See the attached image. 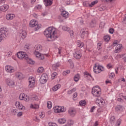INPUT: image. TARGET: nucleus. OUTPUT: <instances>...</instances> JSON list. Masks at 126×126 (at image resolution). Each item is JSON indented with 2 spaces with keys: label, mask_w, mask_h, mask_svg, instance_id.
Masks as SVG:
<instances>
[{
  "label": "nucleus",
  "mask_w": 126,
  "mask_h": 126,
  "mask_svg": "<svg viewBox=\"0 0 126 126\" xmlns=\"http://www.w3.org/2000/svg\"><path fill=\"white\" fill-rule=\"evenodd\" d=\"M44 34L47 38V41L49 42L54 41L57 38L56 30L53 29L52 27L46 29L44 32Z\"/></svg>",
  "instance_id": "obj_1"
},
{
  "label": "nucleus",
  "mask_w": 126,
  "mask_h": 126,
  "mask_svg": "<svg viewBox=\"0 0 126 126\" xmlns=\"http://www.w3.org/2000/svg\"><path fill=\"white\" fill-rule=\"evenodd\" d=\"M7 36V29L1 28L0 29V42L4 40Z\"/></svg>",
  "instance_id": "obj_2"
},
{
  "label": "nucleus",
  "mask_w": 126,
  "mask_h": 126,
  "mask_svg": "<svg viewBox=\"0 0 126 126\" xmlns=\"http://www.w3.org/2000/svg\"><path fill=\"white\" fill-rule=\"evenodd\" d=\"M92 94L94 97H98V98L100 97V95H101V89H100L99 86L93 87L92 90Z\"/></svg>",
  "instance_id": "obj_3"
},
{
  "label": "nucleus",
  "mask_w": 126,
  "mask_h": 126,
  "mask_svg": "<svg viewBox=\"0 0 126 126\" xmlns=\"http://www.w3.org/2000/svg\"><path fill=\"white\" fill-rule=\"evenodd\" d=\"M30 27H35L34 31H37V30L41 28V24H38L37 21L32 20L30 23Z\"/></svg>",
  "instance_id": "obj_4"
},
{
  "label": "nucleus",
  "mask_w": 126,
  "mask_h": 126,
  "mask_svg": "<svg viewBox=\"0 0 126 126\" xmlns=\"http://www.w3.org/2000/svg\"><path fill=\"white\" fill-rule=\"evenodd\" d=\"M17 56L20 60H27L28 59V55L23 52H18Z\"/></svg>",
  "instance_id": "obj_5"
},
{
  "label": "nucleus",
  "mask_w": 126,
  "mask_h": 126,
  "mask_svg": "<svg viewBox=\"0 0 126 126\" xmlns=\"http://www.w3.org/2000/svg\"><path fill=\"white\" fill-rule=\"evenodd\" d=\"M53 110L54 111V113H63V112H65V109H64V107L62 106H55L53 108Z\"/></svg>",
  "instance_id": "obj_6"
},
{
  "label": "nucleus",
  "mask_w": 126,
  "mask_h": 126,
  "mask_svg": "<svg viewBox=\"0 0 126 126\" xmlns=\"http://www.w3.org/2000/svg\"><path fill=\"white\" fill-rule=\"evenodd\" d=\"M95 102L100 107H104L105 106V100L100 97L96 98Z\"/></svg>",
  "instance_id": "obj_7"
},
{
  "label": "nucleus",
  "mask_w": 126,
  "mask_h": 126,
  "mask_svg": "<svg viewBox=\"0 0 126 126\" xmlns=\"http://www.w3.org/2000/svg\"><path fill=\"white\" fill-rule=\"evenodd\" d=\"M80 36L82 39H84V38H86L88 37V31L87 29H83L81 30L80 32Z\"/></svg>",
  "instance_id": "obj_8"
},
{
  "label": "nucleus",
  "mask_w": 126,
  "mask_h": 126,
  "mask_svg": "<svg viewBox=\"0 0 126 126\" xmlns=\"http://www.w3.org/2000/svg\"><path fill=\"white\" fill-rule=\"evenodd\" d=\"M48 79V75L46 74H43L41 75L39 81L41 84H45L47 82Z\"/></svg>",
  "instance_id": "obj_9"
},
{
  "label": "nucleus",
  "mask_w": 126,
  "mask_h": 126,
  "mask_svg": "<svg viewBox=\"0 0 126 126\" xmlns=\"http://www.w3.org/2000/svg\"><path fill=\"white\" fill-rule=\"evenodd\" d=\"M28 81L29 83V87L30 88H33L35 85V79L33 77H30Z\"/></svg>",
  "instance_id": "obj_10"
},
{
  "label": "nucleus",
  "mask_w": 126,
  "mask_h": 126,
  "mask_svg": "<svg viewBox=\"0 0 126 126\" xmlns=\"http://www.w3.org/2000/svg\"><path fill=\"white\" fill-rule=\"evenodd\" d=\"M74 58L76 59V60H79L82 57V55L81 54V51L78 50L76 51L75 53H73Z\"/></svg>",
  "instance_id": "obj_11"
},
{
  "label": "nucleus",
  "mask_w": 126,
  "mask_h": 126,
  "mask_svg": "<svg viewBox=\"0 0 126 126\" xmlns=\"http://www.w3.org/2000/svg\"><path fill=\"white\" fill-rule=\"evenodd\" d=\"M63 30L64 31H67L70 34L71 37H73V31L70 30V28L67 27L66 26L63 27Z\"/></svg>",
  "instance_id": "obj_12"
},
{
  "label": "nucleus",
  "mask_w": 126,
  "mask_h": 126,
  "mask_svg": "<svg viewBox=\"0 0 126 126\" xmlns=\"http://www.w3.org/2000/svg\"><path fill=\"white\" fill-rule=\"evenodd\" d=\"M20 100H24L26 102L29 101V96L25 95L24 94H21L19 96Z\"/></svg>",
  "instance_id": "obj_13"
},
{
  "label": "nucleus",
  "mask_w": 126,
  "mask_h": 126,
  "mask_svg": "<svg viewBox=\"0 0 126 126\" xmlns=\"http://www.w3.org/2000/svg\"><path fill=\"white\" fill-rule=\"evenodd\" d=\"M68 114L71 117H74L76 114V111L73 108H70L68 110Z\"/></svg>",
  "instance_id": "obj_14"
},
{
  "label": "nucleus",
  "mask_w": 126,
  "mask_h": 126,
  "mask_svg": "<svg viewBox=\"0 0 126 126\" xmlns=\"http://www.w3.org/2000/svg\"><path fill=\"white\" fill-rule=\"evenodd\" d=\"M5 69L7 72H9L10 73H12V72H14V69L12 68V67L10 65H7L5 67Z\"/></svg>",
  "instance_id": "obj_15"
},
{
  "label": "nucleus",
  "mask_w": 126,
  "mask_h": 126,
  "mask_svg": "<svg viewBox=\"0 0 126 126\" xmlns=\"http://www.w3.org/2000/svg\"><path fill=\"white\" fill-rule=\"evenodd\" d=\"M15 17V15L13 14H7L6 15V18L7 20H12Z\"/></svg>",
  "instance_id": "obj_16"
},
{
  "label": "nucleus",
  "mask_w": 126,
  "mask_h": 126,
  "mask_svg": "<svg viewBox=\"0 0 126 126\" xmlns=\"http://www.w3.org/2000/svg\"><path fill=\"white\" fill-rule=\"evenodd\" d=\"M6 82L8 86H13V85H14V82L10 79H7Z\"/></svg>",
  "instance_id": "obj_17"
},
{
  "label": "nucleus",
  "mask_w": 126,
  "mask_h": 126,
  "mask_svg": "<svg viewBox=\"0 0 126 126\" xmlns=\"http://www.w3.org/2000/svg\"><path fill=\"white\" fill-rule=\"evenodd\" d=\"M35 52H40L42 51V45L40 44H37L34 47Z\"/></svg>",
  "instance_id": "obj_18"
},
{
  "label": "nucleus",
  "mask_w": 126,
  "mask_h": 126,
  "mask_svg": "<svg viewBox=\"0 0 126 126\" xmlns=\"http://www.w3.org/2000/svg\"><path fill=\"white\" fill-rule=\"evenodd\" d=\"M45 6H50L53 4V0H44Z\"/></svg>",
  "instance_id": "obj_19"
},
{
  "label": "nucleus",
  "mask_w": 126,
  "mask_h": 126,
  "mask_svg": "<svg viewBox=\"0 0 126 126\" xmlns=\"http://www.w3.org/2000/svg\"><path fill=\"white\" fill-rule=\"evenodd\" d=\"M61 15L64 18H67V17L69 16V14H68V12L66 11H63L61 13Z\"/></svg>",
  "instance_id": "obj_20"
},
{
  "label": "nucleus",
  "mask_w": 126,
  "mask_h": 126,
  "mask_svg": "<svg viewBox=\"0 0 126 126\" xmlns=\"http://www.w3.org/2000/svg\"><path fill=\"white\" fill-rule=\"evenodd\" d=\"M16 77L18 79H23L24 78V76L22 73L18 72L16 73Z\"/></svg>",
  "instance_id": "obj_21"
},
{
  "label": "nucleus",
  "mask_w": 126,
  "mask_h": 126,
  "mask_svg": "<svg viewBox=\"0 0 126 126\" xmlns=\"http://www.w3.org/2000/svg\"><path fill=\"white\" fill-rule=\"evenodd\" d=\"M15 106L17 109H19V110H22L23 109V105L22 104H20V102L17 101L16 102Z\"/></svg>",
  "instance_id": "obj_22"
},
{
  "label": "nucleus",
  "mask_w": 126,
  "mask_h": 126,
  "mask_svg": "<svg viewBox=\"0 0 126 126\" xmlns=\"http://www.w3.org/2000/svg\"><path fill=\"white\" fill-rule=\"evenodd\" d=\"M26 35H27L26 31H24L20 33V37H21L22 39H25L26 38Z\"/></svg>",
  "instance_id": "obj_23"
},
{
  "label": "nucleus",
  "mask_w": 126,
  "mask_h": 126,
  "mask_svg": "<svg viewBox=\"0 0 126 126\" xmlns=\"http://www.w3.org/2000/svg\"><path fill=\"white\" fill-rule=\"evenodd\" d=\"M60 65H61V64H60V63H59L53 64L52 65V68L54 70H56L58 67H60Z\"/></svg>",
  "instance_id": "obj_24"
},
{
  "label": "nucleus",
  "mask_w": 126,
  "mask_h": 126,
  "mask_svg": "<svg viewBox=\"0 0 126 126\" xmlns=\"http://www.w3.org/2000/svg\"><path fill=\"white\" fill-rule=\"evenodd\" d=\"M8 9V6L7 5H4L1 6V11H6Z\"/></svg>",
  "instance_id": "obj_25"
},
{
  "label": "nucleus",
  "mask_w": 126,
  "mask_h": 126,
  "mask_svg": "<svg viewBox=\"0 0 126 126\" xmlns=\"http://www.w3.org/2000/svg\"><path fill=\"white\" fill-rule=\"evenodd\" d=\"M60 88H61V85L60 84H58L56 85V86H55L53 88V91H57V90H58L59 89H60Z\"/></svg>",
  "instance_id": "obj_26"
},
{
  "label": "nucleus",
  "mask_w": 126,
  "mask_h": 126,
  "mask_svg": "<svg viewBox=\"0 0 126 126\" xmlns=\"http://www.w3.org/2000/svg\"><path fill=\"white\" fill-rule=\"evenodd\" d=\"M27 60L28 63H30V64H34L35 63V62H34L32 59L29 58V57H28V59Z\"/></svg>",
  "instance_id": "obj_27"
},
{
  "label": "nucleus",
  "mask_w": 126,
  "mask_h": 126,
  "mask_svg": "<svg viewBox=\"0 0 126 126\" xmlns=\"http://www.w3.org/2000/svg\"><path fill=\"white\" fill-rule=\"evenodd\" d=\"M124 107L122 105H118L116 108V111H123Z\"/></svg>",
  "instance_id": "obj_28"
},
{
  "label": "nucleus",
  "mask_w": 126,
  "mask_h": 126,
  "mask_svg": "<svg viewBox=\"0 0 126 126\" xmlns=\"http://www.w3.org/2000/svg\"><path fill=\"white\" fill-rule=\"evenodd\" d=\"M96 3H98V0H95L94 1H92L90 4H89V6L90 7H92V6L95 5V4H96Z\"/></svg>",
  "instance_id": "obj_29"
},
{
  "label": "nucleus",
  "mask_w": 126,
  "mask_h": 126,
  "mask_svg": "<svg viewBox=\"0 0 126 126\" xmlns=\"http://www.w3.org/2000/svg\"><path fill=\"white\" fill-rule=\"evenodd\" d=\"M59 124H60L61 125H63V124L65 123V119L62 118L58 120Z\"/></svg>",
  "instance_id": "obj_30"
},
{
  "label": "nucleus",
  "mask_w": 126,
  "mask_h": 126,
  "mask_svg": "<svg viewBox=\"0 0 126 126\" xmlns=\"http://www.w3.org/2000/svg\"><path fill=\"white\" fill-rule=\"evenodd\" d=\"M79 78H80V77L79 76V74H77L74 76V80L76 82H77V81H78V80H79Z\"/></svg>",
  "instance_id": "obj_31"
},
{
  "label": "nucleus",
  "mask_w": 126,
  "mask_h": 126,
  "mask_svg": "<svg viewBox=\"0 0 126 126\" xmlns=\"http://www.w3.org/2000/svg\"><path fill=\"white\" fill-rule=\"evenodd\" d=\"M90 26L91 27H95L96 26V21L95 20H93L91 21L90 23Z\"/></svg>",
  "instance_id": "obj_32"
},
{
  "label": "nucleus",
  "mask_w": 126,
  "mask_h": 126,
  "mask_svg": "<svg viewBox=\"0 0 126 126\" xmlns=\"http://www.w3.org/2000/svg\"><path fill=\"white\" fill-rule=\"evenodd\" d=\"M125 56V54H122V55H117L116 57H115L116 60H120V59H122V58H123L124 56Z\"/></svg>",
  "instance_id": "obj_33"
},
{
  "label": "nucleus",
  "mask_w": 126,
  "mask_h": 126,
  "mask_svg": "<svg viewBox=\"0 0 126 126\" xmlns=\"http://www.w3.org/2000/svg\"><path fill=\"white\" fill-rule=\"evenodd\" d=\"M77 46L79 48H82V47L84 46V44H83L82 42H81L80 40H78Z\"/></svg>",
  "instance_id": "obj_34"
},
{
  "label": "nucleus",
  "mask_w": 126,
  "mask_h": 126,
  "mask_svg": "<svg viewBox=\"0 0 126 126\" xmlns=\"http://www.w3.org/2000/svg\"><path fill=\"white\" fill-rule=\"evenodd\" d=\"M80 106H85L86 105V101L85 100H81L79 102Z\"/></svg>",
  "instance_id": "obj_35"
},
{
  "label": "nucleus",
  "mask_w": 126,
  "mask_h": 126,
  "mask_svg": "<svg viewBox=\"0 0 126 126\" xmlns=\"http://www.w3.org/2000/svg\"><path fill=\"white\" fill-rule=\"evenodd\" d=\"M31 108H32V109H38L39 108V105L38 104H31Z\"/></svg>",
  "instance_id": "obj_36"
},
{
  "label": "nucleus",
  "mask_w": 126,
  "mask_h": 126,
  "mask_svg": "<svg viewBox=\"0 0 126 126\" xmlns=\"http://www.w3.org/2000/svg\"><path fill=\"white\" fill-rule=\"evenodd\" d=\"M122 123V119H119L117 121V122L116 123V126H120L121 125V124Z\"/></svg>",
  "instance_id": "obj_37"
},
{
  "label": "nucleus",
  "mask_w": 126,
  "mask_h": 126,
  "mask_svg": "<svg viewBox=\"0 0 126 126\" xmlns=\"http://www.w3.org/2000/svg\"><path fill=\"white\" fill-rule=\"evenodd\" d=\"M115 120L116 118H115V116L111 117L110 119V123L111 124H112L113 123H114V122H115Z\"/></svg>",
  "instance_id": "obj_38"
},
{
  "label": "nucleus",
  "mask_w": 126,
  "mask_h": 126,
  "mask_svg": "<svg viewBox=\"0 0 126 126\" xmlns=\"http://www.w3.org/2000/svg\"><path fill=\"white\" fill-rule=\"evenodd\" d=\"M104 40L105 42H108V41H110V36L106 35L104 37Z\"/></svg>",
  "instance_id": "obj_39"
},
{
  "label": "nucleus",
  "mask_w": 126,
  "mask_h": 126,
  "mask_svg": "<svg viewBox=\"0 0 126 126\" xmlns=\"http://www.w3.org/2000/svg\"><path fill=\"white\" fill-rule=\"evenodd\" d=\"M43 71H44V68H43V67H40L38 68L37 72H39V73H42Z\"/></svg>",
  "instance_id": "obj_40"
},
{
  "label": "nucleus",
  "mask_w": 126,
  "mask_h": 126,
  "mask_svg": "<svg viewBox=\"0 0 126 126\" xmlns=\"http://www.w3.org/2000/svg\"><path fill=\"white\" fill-rule=\"evenodd\" d=\"M47 104L48 109H51V108H52V102H51L50 101H48Z\"/></svg>",
  "instance_id": "obj_41"
},
{
  "label": "nucleus",
  "mask_w": 126,
  "mask_h": 126,
  "mask_svg": "<svg viewBox=\"0 0 126 126\" xmlns=\"http://www.w3.org/2000/svg\"><path fill=\"white\" fill-rule=\"evenodd\" d=\"M73 124H74V122H73V120H69L68 122V125L69 126H71L73 125Z\"/></svg>",
  "instance_id": "obj_42"
},
{
  "label": "nucleus",
  "mask_w": 126,
  "mask_h": 126,
  "mask_svg": "<svg viewBox=\"0 0 126 126\" xmlns=\"http://www.w3.org/2000/svg\"><path fill=\"white\" fill-rule=\"evenodd\" d=\"M69 73H70V70H68L65 71H63V75L65 76L67 75V74H69Z\"/></svg>",
  "instance_id": "obj_43"
},
{
  "label": "nucleus",
  "mask_w": 126,
  "mask_h": 126,
  "mask_svg": "<svg viewBox=\"0 0 126 126\" xmlns=\"http://www.w3.org/2000/svg\"><path fill=\"white\" fill-rule=\"evenodd\" d=\"M58 75V73L57 72H54L51 75V79H54L56 76Z\"/></svg>",
  "instance_id": "obj_44"
},
{
  "label": "nucleus",
  "mask_w": 126,
  "mask_h": 126,
  "mask_svg": "<svg viewBox=\"0 0 126 126\" xmlns=\"http://www.w3.org/2000/svg\"><path fill=\"white\" fill-rule=\"evenodd\" d=\"M104 27H105V23L103 22H100L99 24V28H101V29H102V28H104Z\"/></svg>",
  "instance_id": "obj_45"
},
{
  "label": "nucleus",
  "mask_w": 126,
  "mask_h": 126,
  "mask_svg": "<svg viewBox=\"0 0 126 126\" xmlns=\"http://www.w3.org/2000/svg\"><path fill=\"white\" fill-rule=\"evenodd\" d=\"M23 6L26 9H28V8H29V6H28V4L27 3H23Z\"/></svg>",
  "instance_id": "obj_46"
},
{
  "label": "nucleus",
  "mask_w": 126,
  "mask_h": 126,
  "mask_svg": "<svg viewBox=\"0 0 126 126\" xmlns=\"http://www.w3.org/2000/svg\"><path fill=\"white\" fill-rule=\"evenodd\" d=\"M97 69L98 70H100V71H103L104 70V67L101 66V65H99L97 66Z\"/></svg>",
  "instance_id": "obj_47"
},
{
  "label": "nucleus",
  "mask_w": 126,
  "mask_h": 126,
  "mask_svg": "<svg viewBox=\"0 0 126 126\" xmlns=\"http://www.w3.org/2000/svg\"><path fill=\"white\" fill-rule=\"evenodd\" d=\"M101 45L100 43H97V49L98 51H101L102 49V47H101Z\"/></svg>",
  "instance_id": "obj_48"
},
{
  "label": "nucleus",
  "mask_w": 126,
  "mask_h": 126,
  "mask_svg": "<svg viewBox=\"0 0 126 126\" xmlns=\"http://www.w3.org/2000/svg\"><path fill=\"white\" fill-rule=\"evenodd\" d=\"M34 54L36 57V58H39L40 56H41V53H39V52H35Z\"/></svg>",
  "instance_id": "obj_49"
},
{
  "label": "nucleus",
  "mask_w": 126,
  "mask_h": 126,
  "mask_svg": "<svg viewBox=\"0 0 126 126\" xmlns=\"http://www.w3.org/2000/svg\"><path fill=\"white\" fill-rule=\"evenodd\" d=\"M97 67V64H95L94 66V73H99V72L96 71V68Z\"/></svg>",
  "instance_id": "obj_50"
},
{
  "label": "nucleus",
  "mask_w": 126,
  "mask_h": 126,
  "mask_svg": "<svg viewBox=\"0 0 126 126\" xmlns=\"http://www.w3.org/2000/svg\"><path fill=\"white\" fill-rule=\"evenodd\" d=\"M32 100H33V101L34 100H38V96H36V95H33L32 97Z\"/></svg>",
  "instance_id": "obj_51"
},
{
  "label": "nucleus",
  "mask_w": 126,
  "mask_h": 126,
  "mask_svg": "<svg viewBox=\"0 0 126 126\" xmlns=\"http://www.w3.org/2000/svg\"><path fill=\"white\" fill-rule=\"evenodd\" d=\"M33 121H35V122H37V123H39V122H40V119H39V117H35V118L33 119Z\"/></svg>",
  "instance_id": "obj_52"
},
{
  "label": "nucleus",
  "mask_w": 126,
  "mask_h": 126,
  "mask_svg": "<svg viewBox=\"0 0 126 126\" xmlns=\"http://www.w3.org/2000/svg\"><path fill=\"white\" fill-rule=\"evenodd\" d=\"M96 108L95 106H93L90 110V112L91 113H93V112H94V110H95V109Z\"/></svg>",
  "instance_id": "obj_53"
},
{
  "label": "nucleus",
  "mask_w": 126,
  "mask_h": 126,
  "mask_svg": "<svg viewBox=\"0 0 126 126\" xmlns=\"http://www.w3.org/2000/svg\"><path fill=\"white\" fill-rule=\"evenodd\" d=\"M110 78H114L115 77V73H111L109 76Z\"/></svg>",
  "instance_id": "obj_54"
},
{
  "label": "nucleus",
  "mask_w": 126,
  "mask_h": 126,
  "mask_svg": "<svg viewBox=\"0 0 126 126\" xmlns=\"http://www.w3.org/2000/svg\"><path fill=\"white\" fill-rule=\"evenodd\" d=\"M24 49L25 51H28V50H29V45H26L25 46Z\"/></svg>",
  "instance_id": "obj_55"
},
{
  "label": "nucleus",
  "mask_w": 126,
  "mask_h": 126,
  "mask_svg": "<svg viewBox=\"0 0 126 126\" xmlns=\"http://www.w3.org/2000/svg\"><path fill=\"white\" fill-rule=\"evenodd\" d=\"M114 31H115V30H114L113 28H111L109 29V32L110 34H113V33H114Z\"/></svg>",
  "instance_id": "obj_56"
},
{
  "label": "nucleus",
  "mask_w": 126,
  "mask_h": 126,
  "mask_svg": "<svg viewBox=\"0 0 126 126\" xmlns=\"http://www.w3.org/2000/svg\"><path fill=\"white\" fill-rule=\"evenodd\" d=\"M38 58L40 59V60H44V59H45V57H44V55L40 54V56H39V57Z\"/></svg>",
  "instance_id": "obj_57"
},
{
  "label": "nucleus",
  "mask_w": 126,
  "mask_h": 126,
  "mask_svg": "<svg viewBox=\"0 0 126 126\" xmlns=\"http://www.w3.org/2000/svg\"><path fill=\"white\" fill-rule=\"evenodd\" d=\"M121 47H120L119 48H117V49L115 51V53H120V51H121Z\"/></svg>",
  "instance_id": "obj_58"
},
{
  "label": "nucleus",
  "mask_w": 126,
  "mask_h": 126,
  "mask_svg": "<svg viewBox=\"0 0 126 126\" xmlns=\"http://www.w3.org/2000/svg\"><path fill=\"white\" fill-rule=\"evenodd\" d=\"M58 51H59L58 54L59 55H61V54H62V47H59L58 48Z\"/></svg>",
  "instance_id": "obj_59"
},
{
  "label": "nucleus",
  "mask_w": 126,
  "mask_h": 126,
  "mask_svg": "<svg viewBox=\"0 0 126 126\" xmlns=\"http://www.w3.org/2000/svg\"><path fill=\"white\" fill-rule=\"evenodd\" d=\"M70 91L72 93H73V92H75V91H76V88H74L70 90Z\"/></svg>",
  "instance_id": "obj_60"
},
{
  "label": "nucleus",
  "mask_w": 126,
  "mask_h": 126,
  "mask_svg": "<svg viewBox=\"0 0 126 126\" xmlns=\"http://www.w3.org/2000/svg\"><path fill=\"white\" fill-rule=\"evenodd\" d=\"M73 98H76L77 97V93L75 92L73 94Z\"/></svg>",
  "instance_id": "obj_61"
},
{
  "label": "nucleus",
  "mask_w": 126,
  "mask_h": 126,
  "mask_svg": "<svg viewBox=\"0 0 126 126\" xmlns=\"http://www.w3.org/2000/svg\"><path fill=\"white\" fill-rule=\"evenodd\" d=\"M42 7V6L41 5H38L37 6H35V8H37V9H40Z\"/></svg>",
  "instance_id": "obj_62"
},
{
  "label": "nucleus",
  "mask_w": 126,
  "mask_h": 126,
  "mask_svg": "<svg viewBox=\"0 0 126 126\" xmlns=\"http://www.w3.org/2000/svg\"><path fill=\"white\" fill-rule=\"evenodd\" d=\"M21 116H22V112H20L17 114L18 117H21Z\"/></svg>",
  "instance_id": "obj_63"
},
{
  "label": "nucleus",
  "mask_w": 126,
  "mask_h": 126,
  "mask_svg": "<svg viewBox=\"0 0 126 126\" xmlns=\"http://www.w3.org/2000/svg\"><path fill=\"white\" fill-rule=\"evenodd\" d=\"M117 101H118L119 102H123V99L121 98H118L117 99Z\"/></svg>",
  "instance_id": "obj_64"
}]
</instances>
